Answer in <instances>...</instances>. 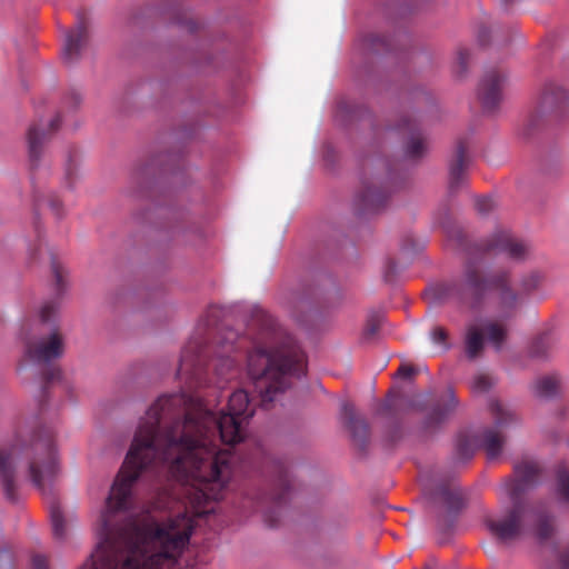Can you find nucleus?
Returning <instances> with one entry per match:
<instances>
[{"instance_id":"nucleus-14","label":"nucleus","mask_w":569,"mask_h":569,"mask_svg":"<svg viewBox=\"0 0 569 569\" xmlns=\"http://www.w3.org/2000/svg\"><path fill=\"white\" fill-rule=\"evenodd\" d=\"M505 80V74L497 69L485 73L479 83L478 96L486 111H493L500 103Z\"/></svg>"},{"instance_id":"nucleus-44","label":"nucleus","mask_w":569,"mask_h":569,"mask_svg":"<svg viewBox=\"0 0 569 569\" xmlns=\"http://www.w3.org/2000/svg\"><path fill=\"white\" fill-rule=\"evenodd\" d=\"M69 99H70V101L72 102L73 106H78L81 102V96L79 93H76V92L71 93Z\"/></svg>"},{"instance_id":"nucleus-50","label":"nucleus","mask_w":569,"mask_h":569,"mask_svg":"<svg viewBox=\"0 0 569 569\" xmlns=\"http://www.w3.org/2000/svg\"><path fill=\"white\" fill-rule=\"evenodd\" d=\"M189 29H190L191 31H193V30H194V23H192V24L190 26V28H189Z\"/></svg>"},{"instance_id":"nucleus-4","label":"nucleus","mask_w":569,"mask_h":569,"mask_svg":"<svg viewBox=\"0 0 569 569\" xmlns=\"http://www.w3.org/2000/svg\"><path fill=\"white\" fill-rule=\"evenodd\" d=\"M221 315V308L210 307L182 350L177 376L189 389L220 385L239 373V337L234 330L219 326Z\"/></svg>"},{"instance_id":"nucleus-42","label":"nucleus","mask_w":569,"mask_h":569,"mask_svg":"<svg viewBox=\"0 0 569 569\" xmlns=\"http://www.w3.org/2000/svg\"><path fill=\"white\" fill-rule=\"evenodd\" d=\"M413 373V369L409 366H401L398 369V375H400L403 378H408Z\"/></svg>"},{"instance_id":"nucleus-6","label":"nucleus","mask_w":569,"mask_h":569,"mask_svg":"<svg viewBox=\"0 0 569 569\" xmlns=\"http://www.w3.org/2000/svg\"><path fill=\"white\" fill-rule=\"evenodd\" d=\"M28 461V471L34 487L46 491L58 471V456L54 432L51 428H41L27 441L18 433L12 443L0 447V481L6 498L18 501L16 472L18 465Z\"/></svg>"},{"instance_id":"nucleus-30","label":"nucleus","mask_w":569,"mask_h":569,"mask_svg":"<svg viewBox=\"0 0 569 569\" xmlns=\"http://www.w3.org/2000/svg\"><path fill=\"white\" fill-rule=\"evenodd\" d=\"M382 322H383V316L381 313H379V312L370 313L367 319L365 329H363L365 338L370 339L373 336H376L377 332L379 331Z\"/></svg>"},{"instance_id":"nucleus-1","label":"nucleus","mask_w":569,"mask_h":569,"mask_svg":"<svg viewBox=\"0 0 569 569\" xmlns=\"http://www.w3.org/2000/svg\"><path fill=\"white\" fill-rule=\"evenodd\" d=\"M254 407L246 390L227 410L179 392L148 409L107 498L101 540L78 569H180L194 519L214 512L232 476L234 446Z\"/></svg>"},{"instance_id":"nucleus-33","label":"nucleus","mask_w":569,"mask_h":569,"mask_svg":"<svg viewBox=\"0 0 569 569\" xmlns=\"http://www.w3.org/2000/svg\"><path fill=\"white\" fill-rule=\"evenodd\" d=\"M492 386V380L487 375H478L473 378L472 388L478 392H486Z\"/></svg>"},{"instance_id":"nucleus-36","label":"nucleus","mask_w":569,"mask_h":569,"mask_svg":"<svg viewBox=\"0 0 569 569\" xmlns=\"http://www.w3.org/2000/svg\"><path fill=\"white\" fill-rule=\"evenodd\" d=\"M431 338L433 342L443 345L445 349L449 348L447 345L448 333L443 328L436 327L431 332Z\"/></svg>"},{"instance_id":"nucleus-49","label":"nucleus","mask_w":569,"mask_h":569,"mask_svg":"<svg viewBox=\"0 0 569 569\" xmlns=\"http://www.w3.org/2000/svg\"><path fill=\"white\" fill-rule=\"evenodd\" d=\"M565 411H566L565 409L560 410L559 415H560L561 417H562V416H565Z\"/></svg>"},{"instance_id":"nucleus-9","label":"nucleus","mask_w":569,"mask_h":569,"mask_svg":"<svg viewBox=\"0 0 569 569\" xmlns=\"http://www.w3.org/2000/svg\"><path fill=\"white\" fill-rule=\"evenodd\" d=\"M435 503L446 509V515L437 520L438 530L447 533L453 526L458 513L465 507V499L461 488L455 482H440L429 492Z\"/></svg>"},{"instance_id":"nucleus-17","label":"nucleus","mask_w":569,"mask_h":569,"mask_svg":"<svg viewBox=\"0 0 569 569\" xmlns=\"http://www.w3.org/2000/svg\"><path fill=\"white\" fill-rule=\"evenodd\" d=\"M345 423L350 431L353 441L360 447H365L369 439V425L363 419L356 415L352 403L345 402L341 407Z\"/></svg>"},{"instance_id":"nucleus-8","label":"nucleus","mask_w":569,"mask_h":569,"mask_svg":"<svg viewBox=\"0 0 569 569\" xmlns=\"http://www.w3.org/2000/svg\"><path fill=\"white\" fill-rule=\"evenodd\" d=\"M569 94L568 92L555 82H548L545 84L538 106L530 113L526 130L530 133L532 130L538 128L545 119L557 118L562 114L568 106Z\"/></svg>"},{"instance_id":"nucleus-51","label":"nucleus","mask_w":569,"mask_h":569,"mask_svg":"<svg viewBox=\"0 0 569 569\" xmlns=\"http://www.w3.org/2000/svg\"><path fill=\"white\" fill-rule=\"evenodd\" d=\"M566 443L569 446V436L566 438Z\"/></svg>"},{"instance_id":"nucleus-38","label":"nucleus","mask_w":569,"mask_h":569,"mask_svg":"<svg viewBox=\"0 0 569 569\" xmlns=\"http://www.w3.org/2000/svg\"><path fill=\"white\" fill-rule=\"evenodd\" d=\"M422 249V244L418 242L413 237H406L402 242V250L407 252H418Z\"/></svg>"},{"instance_id":"nucleus-39","label":"nucleus","mask_w":569,"mask_h":569,"mask_svg":"<svg viewBox=\"0 0 569 569\" xmlns=\"http://www.w3.org/2000/svg\"><path fill=\"white\" fill-rule=\"evenodd\" d=\"M31 569H49L48 558L36 553L31 557Z\"/></svg>"},{"instance_id":"nucleus-16","label":"nucleus","mask_w":569,"mask_h":569,"mask_svg":"<svg viewBox=\"0 0 569 569\" xmlns=\"http://www.w3.org/2000/svg\"><path fill=\"white\" fill-rule=\"evenodd\" d=\"M61 124V116L57 114L49 123V131L39 130L37 126H31L28 130V147L30 164L34 168L41 156L42 146L49 139V134L56 132Z\"/></svg>"},{"instance_id":"nucleus-26","label":"nucleus","mask_w":569,"mask_h":569,"mask_svg":"<svg viewBox=\"0 0 569 569\" xmlns=\"http://www.w3.org/2000/svg\"><path fill=\"white\" fill-rule=\"evenodd\" d=\"M556 492L561 502L569 503V467L566 465L557 468Z\"/></svg>"},{"instance_id":"nucleus-10","label":"nucleus","mask_w":569,"mask_h":569,"mask_svg":"<svg viewBox=\"0 0 569 569\" xmlns=\"http://www.w3.org/2000/svg\"><path fill=\"white\" fill-rule=\"evenodd\" d=\"M391 192L389 181L380 178H365L361 189L355 198L358 214H368L385 208Z\"/></svg>"},{"instance_id":"nucleus-11","label":"nucleus","mask_w":569,"mask_h":569,"mask_svg":"<svg viewBox=\"0 0 569 569\" xmlns=\"http://www.w3.org/2000/svg\"><path fill=\"white\" fill-rule=\"evenodd\" d=\"M483 253L503 252L513 260H525L531 252V247L523 240L513 237L507 230L497 231L491 238L479 244Z\"/></svg>"},{"instance_id":"nucleus-19","label":"nucleus","mask_w":569,"mask_h":569,"mask_svg":"<svg viewBox=\"0 0 569 569\" xmlns=\"http://www.w3.org/2000/svg\"><path fill=\"white\" fill-rule=\"evenodd\" d=\"M466 357L469 360L479 358L485 349V335L481 328L475 323L467 326L463 336Z\"/></svg>"},{"instance_id":"nucleus-13","label":"nucleus","mask_w":569,"mask_h":569,"mask_svg":"<svg viewBox=\"0 0 569 569\" xmlns=\"http://www.w3.org/2000/svg\"><path fill=\"white\" fill-rule=\"evenodd\" d=\"M396 130L408 137V141L405 147V154L407 158L418 160L427 153L428 146L416 118L411 116L402 117L397 124Z\"/></svg>"},{"instance_id":"nucleus-21","label":"nucleus","mask_w":569,"mask_h":569,"mask_svg":"<svg viewBox=\"0 0 569 569\" xmlns=\"http://www.w3.org/2000/svg\"><path fill=\"white\" fill-rule=\"evenodd\" d=\"M505 438L495 428H487L480 437V446L485 449L489 460L497 459L501 453Z\"/></svg>"},{"instance_id":"nucleus-47","label":"nucleus","mask_w":569,"mask_h":569,"mask_svg":"<svg viewBox=\"0 0 569 569\" xmlns=\"http://www.w3.org/2000/svg\"><path fill=\"white\" fill-rule=\"evenodd\" d=\"M268 521H269V525H270L271 527L276 526V520H273V519H268Z\"/></svg>"},{"instance_id":"nucleus-48","label":"nucleus","mask_w":569,"mask_h":569,"mask_svg":"<svg viewBox=\"0 0 569 569\" xmlns=\"http://www.w3.org/2000/svg\"><path fill=\"white\" fill-rule=\"evenodd\" d=\"M161 507L162 508H172L171 506H169V502L167 505H162Z\"/></svg>"},{"instance_id":"nucleus-18","label":"nucleus","mask_w":569,"mask_h":569,"mask_svg":"<svg viewBox=\"0 0 569 569\" xmlns=\"http://www.w3.org/2000/svg\"><path fill=\"white\" fill-rule=\"evenodd\" d=\"M458 407V400L452 391L448 389L441 400L432 408L425 420V428L428 430L439 427L448 417L455 412Z\"/></svg>"},{"instance_id":"nucleus-41","label":"nucleus","mask_w":569,"mask_h":569,"mask_svg":"<svg viewBox=\"0 0 569 569\" xmlns=\"http://www.w3.org/2000/svg\"><path fill=\"white\" fill-rule=\"evenodd\" d=\"M558 569H569V549L560 553Z\"/></svg>"},{"instance_id":"nucleus-24","label":"nucleus","mask_w":569,"mask_h":569,"mask_svg":"<svg viewBox=\"0 0 569 569\" xmlns=\"http://www.w3.org/2000/svg\"><path fill=\"white\" fill-rule=\"evenodd\" d=\"M556 345L557 340L555 337L548 332H543L532 341L530 346V356L538 359L546 358Z\"/></svg>"},{"instance_id":"nucleus-35","label":"nucleus","mask_w":569,"mask_h":569,"mask_svg":"<svg viewBox=\"0 0 569 569\" xmlns=\"http://www.w3.org/2000/svg\"><path fill=\"white\" fill-rule=\"evenodd\" d=\"M475 206L479 213L486 214L493 208V201L489 197H478Z\"/></svg>"},{"instance_id":"nucleus-7","label":"nucleus","mask_w":569,"mask_h":569,"mask_svg":"<svg viewBox=\"0 0 569 569\" xmlns=\"http://www.w3.org/2000/svg\"><path fill=\"white\" fill-rule=\"evenodd\" d=\"M63 355V340L58 331L47 338L31 340L26 343V356L37 365L46 366L42 372L46 383L60 379L61 370L51 362Z\"/></svg>"},{"instance_id":"nucleus-28","label":"nucleus","mask_w":569,"mask_h":569,"mask_svg":"<svg viewBox=\"0 0 569 569\" xmlns=\"http://www.w3.org/2000/svg\"><path fill=\"white\" fill-rule=\"evenodd\" d=\"M543 274L539 271H531L525 274L520 280V291H515L521 298V295H529L532 291L537 290L541 283L543 282Z\"/></svg>"},{"instance_id":"nucleus-31","label":"nucleus","mask_w":569,"mask_h":569,"mask_svg":"<svg viewBox=\"0 0 569 569\" xmlns=\"http://www.w3.org/2000/svg\"><path fill=\"white\" fill-rule=\"evenodd\" d=\"M52 273L56 280L57 290L61 292L64 288V279L67 277V270L57 260L51 262Z\"/></svg>"},{"instance_id":"nucleus-3","label":"nucleus","mask_w":569,"mask_h":569,"mask_svg":"<svg viewBox=\"0 0 569 569\" xmlns=\"http://www.w3.org/2000/svg\"><path fill=\"white\" fill-rule=\"evenodd\" d=\"M249 326L259 332L247 357L248 376L259 393L261 406L268 409L276 396L288 388L290 376L305 373L306 356L266 310L254 308Z\"/></svg>"},{"instance_id":"nucleus-46","label":"nucleus","mask_w":569,"mask_h":569,"mask_svg":"<svg viewBox=\"0 0 569 569\" xmlns=\"http://www.w3.org/2000/svg\"><path fill=\"white\" fill-rule=\"evenodd\" d=\"M442 228L446 230V232H449V228L445 222H441Z\"/></svg>"},{"instance_id":"nucleus-12","label":"nucleus","mask_w":569,"mask_h":569,"mask_svg":"<svg viewBox=\"0 0 569 569\" xmlns=\"http://www.w3.org/2000/svg\"><path fill=\"white\" fill-rule=\"evenodd\" d=\"M89 43L88 22L84 17H78L77 24L64 33V43L61 51L66 64H73L80 60L82 52Z\"/></svg>"},{"instance_id":"nucleus-5","label":"nucleus","mask_w":569,"mask_h":569,"mask_svg":"<svg viewBox=\"0 0 569 569\" xmlns=\"http://www.w3.org/2000/svg\"><path fill=\"white\" fill-rule=\"evenodd\" d=\"M540 466L532 460H523L513 468V478L508 479L503 491L510 497L512 507L501 517H485L490 533L500 542L508 543L525 536H532L539 542L549 540L556 531V519L547 502L523 501V495L540 479Z\"/></svg>"},{"instance_id":"nucleus-32","label":"nucleus","mask_w":569,"mask_h":569,"mask_svg":"<svg viewBox=\"0 0 569 569\" xmlns=\"http://www.w3.org/2000/svg\"><path fill=\"white\" fill-rule=\"evenodd\" d=\"M469 51L467 49H459L457 52V60H456V73L458 76H463L467 71L468 61H469Z\"/></svg>"},{"instance_id":"nucleus-2","label":"nucleus","mask_w":569,"mask_h":569,"mask_svg":"<svg viewBox=\"0 0 569 569\" xmlns=\"http://www.w3.org/2000/svg\"><path fill=\"white\" fill-rule=\"evenodd\" d=\"M430 293L437 302L451 301L470 310L479 309L487 295L492 293L497 318L480 328L496 351L502 349L508 336L505 322L515 318L520 307L510 271L500 269L487 274L480 263L468 261L457 278L437 283Z\"/></svg>"},{"instance_id":"nucleus-29","label":"nucleus","mask_w":569,"mask_h":569,"mask_svg":"<svg viewBox=\"0 0 569 569\" xmlns=\"http://www.w3.org/2000/svg\"><path fill=\"white\" fill-rule=\"evenodd\" d=\"M50 519L54 538L58 540H63L67 536V528L64 518L58 506L51 507Z\"/></svg>"},{"instance_id":"nucleus-27","label":"nucleus","mask_w":569,"mask_h":569,"mask_svg":"<svg viewBox=\"0 0 569 569\" xmlns=\"http://www.w3.org/2000/svg\"><path fill=\"white\" fill-rule=\"evenodd\" d=\"M475 451V441L467 435H459L456 443V459L460 462H466L473 457Z\"/></svg>"},{"instance_id":"nucleus-22","label":"nucleus","mask_w":569,"mask_h":569,"mask_svg":"<svg viewBox=\"0 0 569 569\" xmlns=\"http://www.w3.org/2000/svg\"><path fill=\"white\" fill-rule=\"evenodd\" d=\"M363 53H378L391 50V43L387 36L380 33H368L360 41Z\"/></svg>"},{"instance_id":"nucleus-20","label":"nucleus","mask_w":569,"mask_h":569,"mask_svg":"<svg viewBox=\"0 0 569 569\" xmlns=\"http://www.w3.org/2000/svg\"><path fill=\"white\" fill-rule=\"evenodd\" d=\"M274 488L270 495V499L276 506H280L286 502L290 490V475L288 467L282 462L274 466Z\"/></svg>"},{"instance_id":"nucleus-34","label":"nucleus","mask_w":569,"mask_h":569,"mask_svg":"<svg viewBox=\"0 0 569 569\" xmlns=\"http://www.w3.org/2000/svg\"><path fill=\"white\" fill-rule=\"evenodd\" d=\"M398 273V264L393 259H388L383 268V279L392 282Z\"/></svg>"},{"instance_id":"nucleus-43","label":"nucleus","mask_w":569,"mask_h":569,"mask_svg":"<svg viewBox=\"0 0 569 569\" xmlns=\"http://www.w3.org/2000/svg\"><path fill=\"white\" fill-rule=\"evenodd\" d=\"M338 114H348L349 113V104L347 101H340L337 107Z\"/></svg>"},{"instance_id":"nucleus-15","label":"nucleus","mask_w":569,"mask_h":569,"mask_svg":"<svg viewBox=\"0 0 569 569\" xmlns=\"http://www.w3.org/2000/svg\"><path fill=\"white\" fill-rule=\"evenodd\" d=\"M467 151V142L459 140L456 144L453 157L449 162L448 190L450 194H455L467 183V170L470 163Z\"/></svg>"},{"instance_id":"nucleus-40","label":"nucleus","mask_w":569,"mask_h":569,"mask_svg":"<svg viewBox=\"0 0 569 569\" xmlns=\"http://www.w3.org/2000/svg\"><path fill=\"white\" fill-rule=\"evenodd\" d=\"M48 206L57 217L62 216V204L58 197L51 196L48 199Z\"/></svg>"},{"instance_id":"nucleus-37","label":"nucleus","mask_w":569,"mask_h":569,"mask_svg":"<svg viewBox=\"0 0 569 569\" xmlns=\"http://www.w3.org/2000/svg\"><path fill=\"white\" fill-rule=\"evenodd\" d=\"M56 311H57L56 302L44 303L40 311V318H41L42 322L50 321L51 317L56 313Z\"/></svg>"},{"instance_id":"nucleus-23","label":"nucleus","mask_w":569,"mask_h":569,"mask_svg":"<svg viewBox=\"0 0 569 569\" xmlns=\"http://www.w3.org/2000/svg\"><path fill=\"white\" fill-rule=\"evenodd\" d=\"M489 409L497 429L508 427L517 421V416L498 400H490Z\"/></svg>"},{"instance_id":"nucleus-45","label":"nucleus","mask_w":569,"mask_h":569,"mask_svg":"<svg viewBox=\"0 0 569 569\" xmlns=\"http://www.w3.org/2000/svg\"><path fill=\"white\" fill-rule=\"evenodd\" d=\"M478 39L482 44L487 43V30L485 28L479 31Z\"/></svg>"},{"instance_id":"nucleus-25","label":"nucleus","mask_w":569,"mask_h":569,"mask_svg":"<svg viewBox=\"0 0 569 569\" xmlns=\"http://www.w3.org/2000/svg\"><path fill=\"white\" fill-rule=\"evenodd\" d=\"M560 379L555 375L545 376L538 379L535 385L537 396L547 399L556 397L560 391Z\"/></svg>"}]
</instances>
